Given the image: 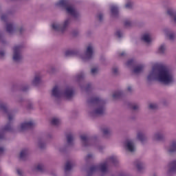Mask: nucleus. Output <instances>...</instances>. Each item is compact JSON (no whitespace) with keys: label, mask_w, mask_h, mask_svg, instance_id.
<instances>
[{"label":"nucleus","mask_w":176,"mask_h":176,"mask_svg":"<svg viewBox=\"0 0 176 176\" xmlns=\"http://www.w3.org/2000/svg\"><path fill=\"white\" fill-rule=\"evenodd\" d=\"M141 41H142V42H144V43H151V42H152V36L151 35V33H143L141 36Z\"/></svg>","instance_id":"obj_22"},{"label":"nucleus","mask_w":176,"mask_h":176,"mask_svg":"<svg viewBox=\"0 0 176 176\" xmlns=\"http://www.w3.org/2000/svg\"><path fill=\"white\" fill-rule=\"evenodd\" d=\"M0 42H1V43H5V42H6L5 40V34H3L2 32H0Z\"/></svg>","instance_id":"obj_45"},{"label":"nucleus","mask_w":176,"mask_h":176,"mask_svg":"<svg viewBox=\"0 0 176 176\" xmlns=\"http://www.w3.org/2000/svg\"><path fill=\"white\" fill-rule=\"evenodd\" d=\"M135 166L138 169V171H142L145 169V164L141 160H136L135 162Z\"/></svg>","instance_id":"obj_26"},{"label":"nucleus","mask_w":176,"mask_h":176,"mask_svg":"<svg viewBox=\"0 0 176 176\" xmlns=\"http://www.w3.org/2000/svg\"><path fill=\"white\" fill-rule=\"evenodd\" d=\"M96 17L98 21L101 22L104 20V14L102 12H98Z\"/></svg>","instance_id":"obj_42"},{"label":"nucleus","mask_w":176,"mask_h":176,"mask_svg":"<svg viewBox=\"0 0 176 176\" xmlns=\"http://www.w3.org/2000/svg\"><path fill=\"white\" fill-rule=\"evenodd\" d=\"M34 168L36 171L43 173V171H45V164L38 163L37 164L35 165Z\"/></svg>","instance_id":"obj_31"},{"label":"nucleus","mask_w":176,"mask_h":176,"mask_svg":"<svg viewBox=\"0 0 176 176\" xmlns=\"http://www.w3.org/2000/svg\"><path fill=\"white\" fill-rule=\"evenodd\" d=\"M56 6L62 8V9L66 10L67 14H69L75 20H78L80 17V13L78 12L75 6L71 4L69 0H59L56 3Z\"/></svg>","instance_id":"obj_5"},{"label":"nucleus","mask_w":176,"mask_h":176,"mask_svg":"<svg viewBox=\"0 0 176 176\" xmlns=\"http://www.w3.org/2000/svg\"><path fill=\"white\" fill-rule=\"evenodd\" d=\"M6 29L8 34H14V32H18V34H20V35H21V34H24V32H25V29L24 28V27H20L16 29V26L14 25V24L11 23H8L6 24Z\"/></svg>","instance_id":"obj_10"},{"label":"nucleus","mask_w":176,"mask_h":176,"mask_svg":"<svg viewBox=\"0 0 176 176\" xmlns=\"http://www.w3.org/2000/svg\"><path fill=\"white\" fill-rule=\"evenodd\" d=\"M96 53V47L91 43L87 45L85 51L83 54L79 55V58L82 63H89L94 58V54Z\"/></svg>","instance_id":"obj_7"},{"label":"nucleus","mask_w":176,"mask_h":176,"mask_svg":"<svg viewBox=\"0 0 176 176\" xmlns=\"http://www.w3.org/2000/svg\"><path fill=\"white\" fill-rule=\"evenodd\" d=\"M36 123L34 120H29L25 121L19 126L18 129L19 131H25V130H28L30 129H32V127H35Z\"/></svg>","instance_id":"obj_12"},{"label":"nucleus","mask_w":176,"mask_h":176,"mask_svg":"<svg viewBox=\"0 0 176 176\" xmlns=\"http://www.w3.org/2000/svg\"><path fill=\"white\" fill-rule=\"evenodd\" d=\"M76 54H78V51L75 50H68L65 52V55L66 57L69 56H76Z\"/></svg>","instance_id":"obj_34"},{"label":"nucleus","mask_w":176,"mask_h":176,"mask_svg":"<svg viewBox=\"0 0 176 176\" xmlns=\"http://www.w3.org/2000/svg\"><path fill=\"white\" fill-rule=\"evenodd\" d=\"M90 159H94V154L89 153L85 157V160H90Z\"/></svg>","instance_id":"obj_47"},{"label":"nucleus","mask_w":176,"mask_h":176,"mask_svg":"<svg viewBox=\"0 0 176 176\" xmlns=\"http://www.w3.org/2000/svg\"><path fill=\"white\" fill-rule=\"evenodd\" d=\"M1 21H4V22L8 21V14H2L1 16Z\"/></svg>","instance_id":"obj_46"},{"label":"nucleus","mask_w":176,"mask_h":176,"mask_svg":"<svg viewBox=\"0 0 176 176\" xmlns=\"http://www.w3.org/2000/svg\"><path fill=\"white\" fill-rule=\"evenodd\" d=\"M153 141H164L166 136L164 132L162 131H157L153 135Z\"/></svg>","instance_id":"obj_17"},{"label":"nucleus","mask_w":176,"mask_h":176,"mask_svg":"<svg viewBox=\"0 0 176 176\" xmlns=\"http://www.w3.org/2000/svg\"><path fill=\"white\" fill-rule=\"evenodd\" d=\"M63 98L65 100H72L75 96V89L72 87H66L63 89Z\"/></svg>","instance_id":"obj_13"},{"label":"nucleus","mask_w":176,"mask_h":176,"mask_svg":"<svg viewBox=\"0 0 176 176\" xmlns=\"http://www.w3.org/2000/svg\"><path fill=\"white\" fill-rule=\"evenodd\" d=\"M166 52V45L162 44L158 48V52L160 54H164Z\"/></svg>","instance_id":"obj_41"},{"label":"nucleus","mask_w":176,"mask_h":176,"mask_svg":"<svg viewBox=\"0 0 176 176\" xmlns=\"http://www.w3.org/2000/svg\"><path fill=\"white\" fill-rule=\"evenodd\" d=\"M80 138L83 146H89L90 145V138L87 135H81Z\"/></svg>","instance_id":"obj_23"},{"label":"nucleus","mask_w":176,"mask_h":176,"mask_svg":"<svg viewBox=\"0 0 176 176\" xmlns=\"http://www.w3.org/2000/svg\"><path fill=\"white\" fill-rule=\"evenodd\" d=\"M75 166V163L72 161H67L65 166V173H68V171H71L72 170V167Z\"/></svg>","instance_id":"obj_27"},{"label":"nucleus","mask_w":176,"mask_h":176,"mask_svg":"<svg viewBox=\"0 0 176 176\" xmlns=\"http://www.w3.org/2000/svg\"><path fill=\"white\" fill-rule=\"evenodd\" d=\"M147 82L157 80L165 86H171L175 83V74L166 65L155 66L152 67L146 77Z\"/></svg>","instance_id":"obj_1"},{"label":"nucleus","mask_w":176,"mask_h":176,"mask_svg":"<svg viewBox=\"0 0 176 176\" xmlns=\"http://www.w3.org/2000/svg\"><path fill=\"white\" fill-rule=\"evenodd\" d=\"M37 145L40 149H44V148H46V143L43 140H38Z\"/></svg>","instance_id":"obj_39"},{"label":"nucleus","mask_w":176,"mask_h":176,"mask_svg":"<svg viewBox=\"0 0 176 176\" xmlns=\"http://www.w3.org/2000/svg\"><path fill=\"white\" fill-rule=\"evenodd\" d=\"M167 175L170 176L176 173V160H173L168 164Z\"/></svg>","instance_id":"obj_18"},{"label":"nucleus","mask_w":176,"mask_h":176,"mask_svg":"<svg viewBox=\"0 0 176 176\" xmlns=\"http://www.w3.org/2000/svg\"><path fill=\"white\" fill-rule=\"evenodd\" d=\"M27 90H28V86H24L22 87L23 91H27Z\"/></svg>","instance_id":"obj_57"},{"label":"nucleus","mask_w":176,"mask_h":176,"mask_svg":"<svg viewBox=\"0 0 176 176\" xmlns=\"http://www.w3.org/2000/svg\"><path fill=\"white\" fill-rule=\"evenodd\" d=\"M27 108L29 110L34 109V103L33 102H29L27 105Z\"/></svg>","instance_id":"obj_49"},{"label":"nucleus","mask_w":176,"mask_h":176,"mask_svg":"<svg viewBox=\"0 0 176 176\" xmlns=\"http://www.w3.org/2000/svg\"><path fill=\"white\" fill-rule=\"evenodd\" d=\"M124 8H125V9H127L128 10H131L134 9V3L131 1H129L125 4Z\"/></svg>","instance_id":"obj_38"},{"label":"nucleus","mask_w":176,"mask_h":176,"mask_svg":"<svg viewBox=\"0 0 176 176\" xmlns=\"http://www.w3.org/2000/svg\"><path fill=\"white\" fill-rule=\"evenodd\" d=\"M133 111H138L140 109V106L138 104H133L132 106Z\"/></svg>","instance_id":"obj_52"},{"label":"nucleus","mask_w":176,"mask_h":176,"mask_svg":"<svg viewBox=\"0 0 176 176\" xmlns=\"http://www.w3.org/2000/svg\"><path fill=\"white\" fill-rule=\"evenodd\" d=\"M126 67L127 68H134V65H135V60L134 59H129L127 60V62L125 63Z\"/></svg>","instance_id":"obj_33"},{"label":"nucleus","mask_w":176,"mask_h":176,"mask_svg":"<svg viewBox=\"0 0 176 176\" xmlns=\"http://www.w3.org/2000/svg\"><path fill=\"white\" fill-rule=\"evenodd\" d=\"M0 111L3 115H8L10 122L0 130V140H2L6 138L5 131H12V130H13V126L10 122L14 119V114L8 111V104L1 100H0Z\"/></svg>","instance_id":"obj_4"},{"label":"nucleus","mask_w":176,"mask_h":176,"mask_svg":"<svg viewBox=\"0 0 176 176\" xmlns=\"http://www.w3.org/2000/svg\"><path fill=\"white\" fill-rule=\"evenodd\" d=\"M5 152V148L3 147H0V155H2Z\"/></svg>","instance_id":"obj_58"},{"label":"nucleus","mask_w":176,"mask_h":176,"mask_svg":"<svg viewBox=\"0 0 176 176\" xmlns=\"http://www.w3.org/2000/svg\"><path fill=\"white\" fill-rule=\"evenodd\" d=\"M126 52H123L120 53V57H124V56H126Z\"/></svg>","instance_id":"obj_59"},{"label":"nucleus","mask_w":176,"mask_h":176,"mask_svg":"<svg viewBox=\"0 0 176 176\" xmlns=\"http://www.w3.org/2000/svg\"><path fill=\"white\" fill-rule=\"evenodd\" d=\"M88 104L91 107V110L89 112V115L91 118H97V116H101V115L105 113L107 109L105 100L99 97H95L88 100Z\"/></svg>","instance_id":"obj_2"},{"label":"nucleus","mask_w":176,"mask_h":176,"mask_svg":"<svg viewBox=\"0 0 176 176\" xmlns=\"http://www.w3.org/2000/svg\"><path fill=\"white\" fill-rule=\"evenodd\" d=\"M165 152L167 155L176 153V140H173L170 142L169 145L165 147Z\"/></svg>","instance_id":"obj_14"},{"label":"nucleus","mask_w":176,"mask_h":176,"mask_svg":"<svg viewBox=\"0 0 176 176\" xmlns=\"http://www.w3.org/2000/svg\"><path fill=\"white\" fill-rule=\"evenodd\" d=\"M104 149H105V146L101 145L98 146V151H99V152H102Z\"/></svg>","instance_id":"obj_53"},{"label":"nucleus","mask_w":176,"mask_h":176,"mask_svg":"<svg viewBox=\"0 0 176 176\" xmlns=\"http://www.w3.org/2000/svg\"><path fill=\"white\" fill-rule=\"evenodd\" d=\"M51 123L53 126H58L61 121L57 118H54L52 119Z\"/></svg>","instance_id":"obj_40"},{"label":"nucleus","mask_w":176,"mask_h":176,"mask_svg":"<svg viewBox=\"0 0 176 176\" xmlns=\"http://www.w3.org/2000/svg\"><path fill=\"white\" fill-rule=\"evenodd\" d=\"M78 34H79L78 30H73L72 31V35H74V36H76V35H78Z\"/></svg>","instance_id":"obj_56"},{"label":"nucleus","mask_w":176,"mask_h":176,"mask_svg":"<svg viewBox=\"0 0 176 176\" xmlns=\"http://www.w3.org/2000/svg\"><path fill=\"white\" fill-rule=\"evenodd\" d=\"M99 72H100V67L94 66L91 68L90 74L92 76H96L98 75Z\"/></svg>","instance_id":"obj_30"},{"label":"nucleus","mask_w":176,"mask_h":176,"mask_svg":"<svg viewBox=\"0 0 176 176\" xmlns=\"http://www.w3.org/2000/svg\"><path fill=\"white\" fill-rule=\"evenodd\" d=\"M124 148L129 153H135L137 151V146L133 139H126L124 142Z\"/></svg>","instance_id":"obj_9"},{"label":"nucleus","mask_w":176,"mask_h":176,"mask_svg":"<svg viewBox=\"0 0 176 176\" xmlns=\"http://www.w3.org/2000/svg\"><path fill=\"white\" fill-rule=\"evenodd\" d=\"M16 174L19 176H23L24 175V172L20 168H16Z\"/></svg>","instance_id":"obj_48"},{"label":"nucleus","mask_w":176,"mask_h":176,"mask_svg":"<svg viewBox=\"0 0 176 176\" xmlns=\"http://www.w3.org/2000/svg\"><path fill=\"white\" fill-rule=\"evenodd\" d=\"M85 76L86 75L83 72H80L75 76V80H76V82H80L85 79Z\"/></svg>","instance_id":"obj_37"},{"label":"nucleus","mask_w":176,"mask_h":176,"mask_svg":"<svg viewBox=\"0 0 176 176\" xmlns=\"http://www.w3.org/2000/svg\"><path fill=\"white\" fill-rule=\"evenodd\" d=\"M149 109H156L157 108V106L155 104H150L148 106Z\"/></svg>","instance_id":"obj_51"},{"label":"nucleus","mask_w":176,"mask_h":176,"mask_svg":"<svg viewBox=\"0 0 176 176\" xmlns=\"http://www.w3.org/2000/svg\"><path fill=\"white\" fill-rule=\"evenodd\" d=\"M123 96H124V92L122 90H118L113 94V98L118 100V98H120Z\"/></svg>","instance_id":"obj_28"},{"label":"nucleus","mask_w":176,"mask_h":176,"mask_svg":"<svg viewBox=\"0 0 176 176\" xmlns=\"http://www.w3.org/2000/svg\"><path fill=\"white\" fill-rule=\"evenodd\" d=\"M111 16L113 19H116L119 16V7L112 5L110 6Z\"/></svg>","instance_id":"obj_21"},{"label":"nucleus","mask_w":176,"mask_h":176,"mask_svg":"<svg viewBox=\"0 0 176 176\" xmlns=\"http://www.w3.org/2000/svg\"><path fill=\"white\" fill-rule=\"evenodd\" d=\"M74 140H75V137L72 134H69L67 136V145L71 146L74 144Z\"/></svg>","instance_id":"obj_35"},{"label":"nucleus","mask_w":176,"mask_h":176,"mask_svg":"<svg viewBox=\"0 0 176 176\" xmlns=\"http://www.w3.org/2000/svg\"><path fill=\"white\" fill-rule=\"evenodd\" d=\"M28 153H29L28 149L27 148L23 149L19 154L20 160H25L27 156H28Z\"/></svg>","instance_id":"obj_29"},{"label":"nucleus","mask_w":176,"mask_h":176,"mask_svg":"<svg viewBox=\"0 0 176 176\" xmlns=\"http://www.w3.org/2000/svg\"><path fill=\"white\" fill-rule=\"evenodd\" d=\"M163 32L166 38H168L170 41H174L176 38V34L175 32H173L171 30L168 28H164L163 30Z\"/></svg>","instance_id":"obj_19"},{"label":"nucleus","mask_w":176,"mask_h":176,"mask_svg":"<svg viewBox=\"0 0 176 176\" xmlns=\"http://www.w3.org/2000/svg\"><path fill=\"white\" fill-rule=\"evenodd\" d=\"M71 25V18H66L62 22L55 21L52 23L53 31L60 34H65Z\"/></svg>","instance_id":"obj_6"},{"label":"nucleus","mask_w":176,"mask_h":176,"mask_svg":"<svg viewBox=\"0 0 176 176\" xmlns=\"http://www.w3.org/2000/svg\"><path fill=\"white\" fill-rule=\"evenodd\" d=\"M123 24L125 28H131V27L134 25V23H133V21L130 19L124 20Z\"/></svg>","instance_id":"obj_32"},{"label":"nucleus","mask_w":176,"mask_h":176,"mask_svg":"<svg viewBox=\"0 0 176 176\" xmlns=\"http://www.w3.org/2000/svg\"><path fill=\"white\" fill-rule=\"evenodd\" d=\"M51 97L54 98L56 102H58V100L63 97V89L61 87L58 85L54 86L52 89Z\"/></svg>","instance_id":"obj_11"},{"label":"nucleus","mask_w":176,"mask_h":176,"mask_svg":"<svg viewBox=\"0 0 176 176\" xmlns=\"http://www.w3.org/2000/svg\"><path fill=\"white\" fill-rule=\"evenodd\" d=\"M166 14L169 16L170 23L174 25H176V12L174 10V8H168L166 10Z\"/></svg>","instance_id":"obj_15"},{"label":"nucleus","mask_w":176,"mask_h":176,"mask_svg":"<svg viewBox=\"0 0 176 176\" xmlns=\"http://www.w3.org/2000/svg\"><path fill=\"white\" fill-rule=\"evenodd\" d=\"M5 56H6V51L3 50H0V60L5 58Z\"/></svg>","instance_id":"obj_44"},{"label":"nucleus","mask_w":176,"mask_h":176,"mask_svg":"<svg viewBox=\"0 0 176 176\" xmlns=\"http://www.w3.org/2000/svg\"><path fill=\"white\" fill-rule=\"evenodd\" d=\"M91 87V84L89 83L86 85L85 90H86L87 91L89 90V89Z\"/></svg>","instance_id":"obj_55"},{"label":"nucleus","mask_w":176,"mask_h":176,"mask_svg":"<svg viewBox=\"0 0 176 176\" xmlns=\"http://www.w3.org/2000/svg\"><path fill=\"white\" fill-rule=\"evenodd\" d=\"M23 49H24V45L23 44L15 45L12 47V58L14 63H21L23 61L24 56H23Z\"/></svg>","instance_id":"obj_8"},{"label":"nucleus","mask_w":176,"mask_h":176,"mask_svg":"<svg viewBox=\"0 0 176 176\" xmlns=\"http://www.w3.org/2000/svg\"><path fill=\"white\" fill-rule=\"evenodd\" d=\"M116 36H117V38H122V36H123V32H122L121 30H117L116 32Z\"/></svg>","instance_id":"obj_43"},{"label":"nucleus","mask_w":176,"mask_h":176,"mask_svg":"<svg viewBox=\"0 0 176 176\" xmlns=\"http://www.w3.org/2000/svg\"><path fill=\"white\" fill-rule=\"evenodd\" d=\"M136 139L142 144H146V142H148V137H146L144 131L141 130L137 131Z\"/></svg>","instance_id":"obj_16"},{"label":"nucleus","mask_w":176,"mask_h":176,"mask_svg":"<svg viewBox=\"0 0 176 176\" xmlns=\"http://www.w3.org/2000/svg\"><path fill=\"white\" fill-rule=\"evenodd\" d=\"M110 163L116 166V164L119 163V160H118L116 156L113 155L107 157L104 162L100 163L99 165L91 166L87 170L88 176L93 175V174L97 173V171H100L102 174H107V173H108V166H109Z\"/></svg>","instance_id":"obj_3"},{"label":"nucleus","mask_w":176,"mask_h":176,"mask_svg":"<svg viewBox=\"0 0 176 176\" xmlns=\"http://www.w3.org/2000/svg\"><path fill=\"white\" fill-rule=\"evenodd\" d=\"M48 72L49 74H54V72H56V67H50V69H48Z\"/></svg>","instance_id":"obj_50"},{"label":"nucleus","mask_w":176,"mask_h":176,"mask_svg":"<svg viewBox=\"0 0 176 176\" xmlns=\"http://www.w3.org/2000/svg\"><path fill=\"white\" fill-rule=\"evenodd\" d=\"M111 74L113 76H118L120 74V71L119 70V67L118 66H114L111 69Z\"/></svg>","instance_id":"obj_36"},{"label":"nucleus","mask_w":176,"mask_h":176,"mask_svg":"<svg viewBox=\"0 0 176 176\" xmlns=\"http://www.w3.org/2000/svg\"><path fill=\"white\" fill-rule=\"evenodd\" d=\"M101 131L104 138H109L112 135V129L109 126H104L102 128Z\"/></svg>","instance_id":"obj_24"},{"label":"nucleus","mask_w":176,"mask_h":176,"mask_svg":"<svg viewBox=\"0 0 176 176\" xmlns=\"http://www.w3.org/2000/svg\"><path fill=\"white\" fill-rule=\"evenodd\" d=\"M126 91H127L129 93H133V87L129 85V86L126 87Z\"/></svg>","instance_id":"obj_54"},{"label":"nucleus","mask_w":176,"mask_h":176,"mask_svg":"<svg viewBox=\"0 0 176 176\" xmlns=\"http://www.w3.org/2000/svg\"><path fill=\"white\" fill-rule=\"evenodd\" d=\"M145 68V65L140 64L133 67L132 69V74L134 75H140V74H142L144 72V69Z\"/></svg>","instance_id":"obj_20"},{"label":"nucleus","mask_w":176,"mask_h":176,"mask_svg":"<svg viewBox=\"0 0 176 176\" xmlns=\"http://www.w3.org/2000/svg\"><path fill=\"white\" fill-rule=\"evenodd\" d=\"M42 83V76L41 74H36L32 80V85L33 86H38Z\"/></svg>","instance_id":"obj_25"}]
</instances>
